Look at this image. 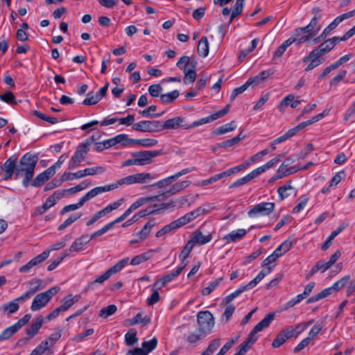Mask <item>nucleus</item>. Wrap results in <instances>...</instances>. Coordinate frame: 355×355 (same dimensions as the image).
<instances>
[{"label": "nucleus", "mask_w": 355, "mask_h": 355, "mask_svg": "<svg viewBox=\"0 0 355 355\" xmlns=\"http://www.w3.org/2000/svg\"><path fill=\"white\" fill-rule=\"evenodd\" d=\"M33 114L39 119L49 123L50 124H55L58 122V119L57 118L47 116L38 110L33 111Z\"/></svg>", "instance_id": "obj_50"}, {"label": "nucleus", "mask_w": 355, "mask_h": 355, "mask_svg": "<svg viewBox=\"0 0 355 355\" xmlns=\"http://www.w3.org/2000/svg\"><path fill=\"white\" fill-rule=\"evenodd\" d=\"M129 263V258H124L119 261H118L116 264H114L112 267L109 268L107 271L110 274V275H112L119 271H121L128 263Z\"/></svg>", "instance_id": "obj_40"}, {"label": "nucleus", "mask_w": 355, "mask_h": 355, "mask_svg": "<svg viewBox=\"0 0 355 355\" xmlns=\"http://www.w3.org/2000/svg\"><path fill=\"white\" fill-rule=\"evenodd\" d=\"M83 178L87 175H94L96 174H101L105 171V167L103 166L87 168L81 170Z\"/></svg>", "instance_id": "obj_44"}, {"label": "nucleus", "mask_w": 355, "mask_h": 355, "mask_svg": "<svg viewBox=\"0 0 355 355\" xmlns=\"http://www.w3.org/2000/svg\"><path fill=\"white\" fill-rule=\"evenodd\" d=\"M254 286L253 284H252L251 281L243 286H240L239 288H237L235 291L231 293V297H232L234 299L239 296L242 293H243L245 291L250 290L253 288Z\"/></svg>", "instance_id": "obj_61"}, {"label": "nucleus", "mask_w": 355, "mask_h": 355, "mask_svg": "<svg viewBox=\"0 0 355 355\" xmlns=\"http://www.w3.org/2000/svg\"><path fill=\"white\" fill-rule=\"evenodd\" d=\"M312 14H313V17H312V37H313L318 31L321 29L322 24H318V20L320 18L321 15L319 13V10H318L315 12V10H313Z\"/></svg>", "instance_id": "obj_38"}, {"label": "nucleus", "mask_w": 355, "mask_h": 355, "mask_svg": "<svg viewBox=\"0 0 355 355\" xmlns=\"http://www.w3.org/2000/svg\"><path fill=\"white\" fill-rule=\"evenodd\" d=\"M62 193L54 192L52 195H51L49 198H46L45 202L42 206H39L36 209V211L39 214H43L45 213L49 209L55 205L57 202L62 198Z\"/></svg>", "instance_id": "obj_19"}, {"label": "nucleus", "mask_w": 355, "mask_h": 355, "mask_svg": "<svg viewBox=\"0 0 355 355\" xmlns=\"http://www.w3.org/2000/svg\"><path fill=\"white\" fill-rule=\"evenodd\" d=\"M37 161V155L30 153L24 154L19 160L17 155H12L6 160L3 166H0V171L5 172L4 180L12 179L14 175L15 179L22 177V184L26 188L33 178Z\"/></svg>", "instance_id": "obj_1"}, {"label": "nucleus", "mask_w": 355, "mask_h": 355, "mask_svg": "<svg viewBox=\"0 0 355 355\" xmlns=\"http://www.w3.org/2000/svg\"><path fill=\"white\" fill-rule=\"evenodd\" d=\"M333 42L329 40L322 43L318 48L312 51V69L322 64L324 59L322 55L330 51L334 48Z\"/></svg>", "instance_id": "obj_9"}, {"label": "nucleus", "mask_w": 355, "mask_h": 355, "mask_svg": "<svg viewBox=\"0 0 355 355\" xmlns=\"http://www.w3.org/2000/svg\"><path fill=\"white\" fill-rule=\"evenodd\" d=\"M254 286L253 284H252L251 281L243 286H240L239 288H237L235 291L231 293V297H232L234 299L239 296L242 293H243L245 291L250 290L253 288Z\"/></svg>", "instance_id": "obj_60"}, {"label": "nucleus", "mask_w": 355, "mask_h": 355, "mask_svg": "<svg viewBox=\"0 0 355 355\" xmlns=\"http://www.w3.org/2000/svg\"><path fill=\"white\" fill-rule=\"evenodd\" d=\"M157 345V339L156 338H153L148 341L143 342L141 344L142 348H141V349H143L144 351V352L148 354V353L152 352L154 349H155Z\"/></svg>", "instance_id": "obj_46"}, {"label": "nucleus", "mask_w": 355, "mask_h": 355, "mask_svg": "<svg viewBox=\"0 0 355 355\" xmlns=\"http://www.w3.org/2000/svg\"><path fill=\"white\" fill-rule=\"evenodd\" d=\"M80 216H81L80 214H76V215L71 216L67 219H66L61 225H59V227L58 228V230H60V231L64 230L68 226H69L73 223L76 221Z\"/></svg>", "instance_id": "obj_55"}, {"label": "nucleus", "mask_w": 355, "mask_h": 355, "mask_svg": "<svg viewBox=\"0 0 355 355\" xmlns=\"http://www.w3.org/2000/svg\"><path fill=\"white\" fill-rule=\"evenodd\" d=\"M24 301L25 300H20L19 297H17L14 300L3 304L2 309L5 311H7L8 314H12L18 311L19 308V303Z\"/></svg>", "instance_id": "obj_33"}, {"label": "nucleus", "mask_w": 355, "mask_h": 355, "mask_svg": "<svg viewBox=\"0 0 355 355\" xmlns=\"http://www.w3.org/2000/svg\"><path fill=\"white\" fill-rule=\"evenodd\" d=\"M236 128V125L235 124V122L232 121L230 123H226L215 129L212 133L214 135H220L233 131Z\"/></svg>", "instance_id": "obj_35"}, {"label": "nucleus", "mask_w": 355, "mask_h": 355, "mask_svg": "<svg viewBox=\"0 0 355 355\" xmlns=\"http://www.w3.org/2000/svg\"><path fill=\"white\" fill-rule=\"evenodd\" d=\"M311 39V24L295 29L293 35L288 38L291 44L299 45L309 41Z\"/></svg>", "instance_id": "obj_10"}, {"label": "nucleus", "mask_w": 355, "mask_h": 355, "mask_svg": "<svg viewBox=\"0 0 355 355\" xmlns=\"http://www.w3.org/2000/svg\"><path fill=\"white\" fill-rule=\"evenodd\" d=\"M44 322L42 315L37 317L32 323L31 326L26 329V332L30 338H33L39 331Z\"/></svg>", "instance_id": "obj_24"}, {"label": "nucleus", "mask_w": 355, "mask_h": 355, "mask_svg": "<svg viewBox=\"0 0 355 355\" xmlns=\"http://www.w3.org/2000/svg\"><path fill=\"white\" fill-rule=\"evenodd\" d=\"M275 266H268L265 269L261 270L259 273L251 280L252 284L255 287L266 275H269L273 270Z\"/></svg>", "instance_id": "obj_39"}, {"label": "nucleus", "mask_w": 355, "mask_h": 355, "mask_svg": "<svg viewBox=\"0 0 355 355\" xmlns=\"http://www.w3.org/2000/svg\"><path fill=\"white\" fill-rule=\"evenodd\" d=\"M195 245L196 244L191 239L187 243V244L185 245V246L184 247L181 253L179 255V257L181 259L180 265H183L184 263L187 264V261H186L185 260L189 257Z\"/></svg>", "instance_id": "obj_34"}, {"label": "nucleus", "mask_w": 355, "mask_h": 355, "mask_svg": "<svg viewBox=\"0 0 355 355\" xmlns=\"http://www.w3.org/2000/svg\"><path fill=\"white\" fill-rule=\"evenodd\" d=\"M230 105H227L224 108L211 114L210 116H208L205 118H202L198 121H195L194 122H193L191 124L189 123V129H192V128H194L199 125L210 123L214 120H216L219 118L224 116L225 114H227V112L230 110Z\"/></svg>", "instance_id": "obj_14"}, {"label": "nucleus", "mask_w": 355, "mask_h": 355, "mask_svg": "<svg viewBox=\"0 0 355 355\" xmlns=\"http://www.w3.org/2000/svg\"><path fill=\"white\" fill-rule=\"evenodd\" d=\"M18 330L14 325L6 328L0 334V342L9 339Z\"/></svg>", "instance_id": "obj_48"}, {"label": "nucleus", "mask_w": 355, "mask_h": 355, "mask_svg": "<svg viewBox=\"0 0 355 355\" xmlns=\"http://www.w3.org/2000/svg\"><path fill=\"white\" fill-rule=\"evenodd\" d=\"M138 340L137 331L134 329H130L125 335V342L128 346L135 345Z\"/></svg>", "instance_id": "obj_45"}, {"label": "nucleus", "mask_w": 355, "mask_h": 355, "mask_svg": "<svg viewBox=\"0 0 355 355\" xmlns=\"http://www.w3.org/2000/svg\"><path fill=\"white\" fill-rule=\"evenodd\" d=\"M209 211V209H205L202 207H198L196 209L187 213L184 216H181L178 218L180 223L182 226H184L191 221L193 220L195 218H198L202 214H207Z\"/></svg>", "instance_id": "obj_17"}, {"label": "nucleus", "mask_w": 355, "mask_h": 355, "mask_svg": "<svg viewBox=\"0 0 355 355\" xmlns=\"http://www.w3.org/2000/svg\"><path fill=\"white\" fill-rule=\"evenodd\" d=\"M181 227H182V226L178 218L177 220L172 221L171 223L164 225L162 228H161L156 233L155 236L157 237H161V236L165 235L166 234H167L173 230H175Z\"/></svg>", "instance_id": "obj_27"}, {"label": "nucleus", "mask_w": 355, "mask_h": 355, "mask_svg": "<svg viewBox=\"0 0 355 355\" xmlns=\"http://www.w3.org/2000/svg\"><path fill=\"white\" fill-rule=\"evenodd\" d=\"M186 266L187 263H184L183 265L179 266L175 271L163 276L161 279L156 281L153 286L156 287L157 289H159L162 287L164 286L166 284L169 283L175 277H177L182 272V271L186 267Z\"/></svg>", "instance_id": "obj_16"}, {"label": "nucleus", "mask_w": 355, "mask_h": 355, "mask_svg": "<svg viewBox=\"0 0 355 355\" xmlns=\"http://www.w3.org/2000/svg\"><path fill=\"white\" fill-rule=\"evenodd\" d=\"M89 242V239H88L87 235H83L78 239H76L71 245L69 250L71 252H78L83 247Z\"/></svg>", "instance_id": "obj_28"}, {"label": "nucleus", "mask_w": 355, "mask_h": 355, "mask_svg": "<svg viewBox=\"0 0 355 355\" xmlns=\"http://www.w3.org/2000/svg\"><path fill=\"white\" fill-rule=\"evenodd\" d=\"M101 101V97L98 95H93L92 93H88L87 97L83 101L85 105H96Z\"/></svg>", "instance_id": "obj_51"}, {"label": "nucleus", "mask_w": 355, "mask_h": 355, "mask_svg": "<svg viewBox=\"0 0 355 355\" xmlns=\"http://www.w3.org/2000/svg\"><path fill=\"white\" fill-rule=\"evenodd\" d=\"M309 198L306 196H303L300 198V202L297 205L293 208V213L297 214L300 212L307 205L309 202Z\"/></svg>", "instance_id": "obj_56"}, {"label": "nucleus", "mask_w": 355, "mask_h": 355, "mask_svg": "<svg viewBox=\"0 0 355 355\" xmlns=\"http://www.w3.org/2000/svg\"><path fill=\"white\" fill-rule=\"evenodd\" d=\"M111 276L108 273L107 271H105L103 275L98 277L96 279H95L93 282H92L89 285L87 288L88 289H94V285L96 284H103L105 281L107 280Z\"/></svg>", "instance_id": "obj_52"}, {"label": "nucleus", "mask_w": 355, "mask_h": 355, "mask_svg": "<svg viewBox=\"0 0 355 355\" xmlns=\"http://www.w3.org/2000/svg\"><path fill=\"white\" fill-rule=\"evenodd\" d=\"M293 189L291 184V182L286 183L284 185L280 187L277 189V193L279 198L283 200L285 198H288L291 193L288 191Z\"/></svg>", "instance_id": "obj_43"}, {"label": "nucleus", "mask_w": 355, "mask_h": 355, "mask_svg": "<svg viewBox=\"0 0 355 355\" xmlns=\"http://www.w3.org/2000/svg\"><path fill=\"white\" fill-rule=\"evenodd\" d=\"M162 154L161 150H144L132 153V158L125 160L122 166H145L152 163L153 159Z\"/></svg>", "instance_id": "obj_4"}, {"label": "nucleus", "mask_w": 355, "mask_h": 355, "mask_svg": "<svg viewBox=\"0 0 355 355\" xmlns=\"http://www.w3.org/2000/svg\"><path fill=\"white\" fill-rule=\"evenodd\" d=\"M114 137L116 144H119L123 146L134 144V142L132 141H135V139L128 138L126 134H119Z\"/></svg>", "instance_id": "obj_49"}, {"label": "nucleus", "mask_w": 355, "mask_h": 355, "mask_svg": "<svg viewBox=\"0 0 355 355\" xmlns=\"http://www.w3.org/2000/svg\"><path fill=\"white\" fill-rule=\"evenodd\" d=\"M198 331L206 335L211 331L214 326V318L209 311H201L197 314Z\"/></svg>", "instance_id": "obj_6"}, {"label": "nucleus", "mask_w": 355, "mask_h": 355, "mask_svg": "<svg viewBox=\"0 0 355 355\" xmlns=\"http://www.w3.org/2000/svg\"><path fill=\"white\" fill-rule=\"evenodd\" d=\"M83 173H82V171H78L76 173H68V172H64L62 175V178L64 181H67V180H72L73 179H79V178H83Z\"/></svg>", "instance_id": "obj_62"}, {"label": "nucleus", "mask_w": 355, "mask_h": 355, "mask_svg": "<svg viewBox=\"0 0 355 355\" xmlns=\"http://www.w3.org/2000/svg\"><path fill=\"white\" fill-rule=\"evenodd\" d=\"M339 24V20L336 17L334 20L322 31L319 37L314 38L313 40V43H318L322 40L326 38L329 35L331 31L336 28Z\"/></svg>", "instance_id": "obj_32"}, {"label": "nucleus", "mask_w": 355, "mask_h": 355, "mask_svg": "<svg viewBox=\"0 0 355 355\" xmlns=\"http://www.w3.org/2000/svg\"><path fill=\"white\" fill-rule=\"evenodd\" d=\"M117 310V307L114 304H110L101 309L99 315L102 318H107L114 314Z\"/></svg>", "instance_id": "obj_47"}, {"label": "nucleus", "mask_w": 355, "mask_h": 355, "mask_svg": "<svg viewBox=\"0 0 355 355\" xmlns=\"http://www.w3.org/2000/svg\"><path fill=\"white\" fill-rule=\"evenodd\" d=\"M259 332V330L256 329V327L253 328V329L250 332L248 338L245 341H243L239 347L241 348H244L245 352H247L248 349L252 347V345L257 340L258 336L256 334Z\"/></svg>", "instance_id": "obj_26"}, {"label": "nucleus", "mask_w": 355, "mask_h": 355, "mask_svg": "<svg viewBox=\"0 0 355 355\" xmlns=\"http://www.w3.org/2000/svg\"><path fill=\"white\" fill-rule=\"evenodd\" d=\"M291 45V41L288 39L285 40L282 45H280L273 54V58L281 57L286 49Z\"/></svg>", "instance_id": "obj_54"}, {"label": "nucleus", "mask_w": 355, "mask_h": 355, "mask_svg": "<svg viewBox=\"0 0 355 355\" xmlns=\"http://www.w3.org/2000/svg\"><path fill=\"white\" fill-rule=\"evenodd\" d=\"M134 144H137L145 148H149L156 146L158 144V141L152 138H145V139H135V141H132Z\"/></svg>", "instance_id": "obj_41"}, {"label": "nucleus", "mask_w": 355, "mask_h": 355, "mask_svg": "<svg viewBox=\"0 0 355 355\" xmlns=\"http://www.w3.org/2000/svg\"><path fill=\"white\" fill-rule=\"evenodd\" d=\"M155 219L149 220L143 227V228L135 235L139 237L140 241H144L149 235L152 228L155 226Z\"/></svg>", "instance_id": "obj_30"}, {"label": "nucleus", "mask_w": 355, "mask_h": 355, "mask_svg": "<svg viewBox=\"0 0 355 355\" xmlns=\"http://www.w3.org/2000/svg\"><path fill=\"white\" fill-rule=\"evenodd\" d=\"M161 121H140L134 123L132 128L135 131L141 132H156L161 131Z\"/></svg>", "instance_id": "obj_11"}, {"label": "nucleus", "mask_w": 355, "mask_h": 355, "mask_svg": "<svg viewBox=\"0 0 355 355\" xmlns=\"http://www.w3.org/2000/svg\"><path fill=\"white\" fill-rule=\"evenodd\" d=\"M223 278L219 277L216 279L214 281L211 282L207 287H205L202 291L201 293L202 295H210L216 288V287L220 284V283L222 282Z\"/></svg>", "instance_id": "obj_42"}, {"label": "nucleus", "mask_w": 355, "mask_h": 355, "mask_svg": "<svg viewBox=\"0 0 355 355\" xmlns=\"http://www.w3.org/2000/svg\"><path fill=\"white\" fill-rule=\"evenodd\" d=\"M28 290L19 297L20 300H27L35 293H37L41 287L40 279H33L28 282Z\"/></svg>", "instance_id": "obj_21"}, {"label": "nucleus", "mask_w": 355, "mask_h": 355, "mask_svg": "<svg viewBox=\"0 0 355 355\" xmlns=\"http://www.w3.org/2000/svg\"><path fill=\"white\" fill-rule=\"evenodd\" d=\"M275 314L274 313H268L263 319H262L255 327L256 329L259 331H262L263 329L269 327L272 321L275 319Z\"/></svg>", "instance_id": "obj_37"}, {"label": "nucleus", "mask_w": 355, "mask_h": 355, "mask_svg": "<svg viewBox=\"0 0 355 355\" xmlns=\"http://www.w3.org/2000/svg\"><path fill=\"white\" fill-rule=\"evenodd\" d=\"M177 67L183 70L184 78L183 82L185 85L193 83L197 77L196 69L197 67V61L191 59L189 56H182L176 64Z\"/></svg>", "instance_id": "obj_3"}, {"label": "nucleus", "mask_w": 355, "mask_h": 355, "mask_svg": "<svg viewBox=\"0 0 355 355\" xmlns=\"http://www.w3.org/2000/svg\"><path fill=\"white\" fill-rule=\"evenodd\" d=\"M59 286H53L44 292L37 294L32 302L31 309L36 311L44 307L60 291Z\"/></svg>", "instance_id": "obj_5"}, {"label": "nucleus", "mask_w": 355, "mask_h": 355, "mask_svg": "<svg viewBox=\"0 0 355 355\" xmlns=\"http://www.w3.org/2000/svg\"><path fill=\"white\" fill-rule=\"evenodd\" d=\"M150 320L149 318L143 317V314L141 313H138L130 322V324L133 325L139 323H143L144 325H146L150 323Z\"/></svg>", "instance_id": "obj_59"}, {"label": "nucleus", "mask_w": 355, "mask_h": 355, "mask_svg": "<svg viewBox=\"0 0 355 355\" xmlns=\"http://www.w3.org/2000/svg\"><path fill=\"white\" fill-rule=\"evenodd\" d=\"M311 125V120L303 121L299 123L295 127L288 130L285 134L277 137L272 141V145H276L284 142L287 139L293 137L297 135L300 130H303L305 127Z\"/></svg>", "instance_id": "obj_15"}, {"label": "nucleus", "mask_w": 355, "mask_h": 355, "mask_svg": "<svg viewBox=\"0 0 355 355\" xmlns=\"http://www.w3.org/2000/svg\"><path fill=\"white\" fill-rule=\"evenodd\" d=\"M300 168L297 166L286 167V164H281L277 170V175L272 178V180L282 178L297 172Z\"/></svg>", "instance_id": "obj_25"}, {"label": "nucleus", "mask_w": 355, "mask_h": 355, "mask_svg": "<svg viewBox=\"0 0 355 355\" xmlns=\"http://www.w3.org/2000/svg\"><path fill=\"white\" fill-rule=\"evenodd\" d=\"M247 234V231L245 229H238L234 230L223 236V240L227 243L231 242H236L242 239Z\"/></svg>", "instance_id": "obj_22"}, {"label": "nucleus", "mask_w": 355, "mask_h": 355, "mask_svg": "<svg viewBox=\"0 0 355 355\" xmlns=\"http://www.w3.org/2000/svg\"><path fill=\"white\" fill-rule=\"evenodd\" d=\"M162 92V87L159 84H153L148 87V92L153 97H160Z\"/></svg>", "instance_id": "obj_63"}, {"label": "nucleus", "mask_w": 355, "mask_h": 355, "mask_svg": "<svg viewBox=\"0 0 355 355\" xmlns=\"http://www.w3.org/2000/svg\"><path fill=\"white\" fill-rule=\"evenodd\" d=\"M211 239L212 235L211 234L203 235L200 231L195 232L194 235L191 239L195 244H198L200 245H202L210 242Z\"/></svg>", "instance_id": "obj_29"}, {"label": "nucleus", "mask_w": 355, "mask_h": 355, "mask_svg": "<svg viewBox=\"0 0 355 355\" xmlns=\"http://www.w3.org/2000/svg\"><path fill=\"white\" fill-rule=\"evenodd\" d=\"M180 95L178 90H173L164 94L160 95V103L162 104H169L173 103L178 98Z\"/></svg>", "instance_id": "obj_36"}, {"label": "nucleus", "mask_w": 355, "mask_h": 355, "mask_svg": "<svg viewBox=\"0 0 355 355\" xmlns=\"http://www.w3.org/2000/svg\"><path fill=\"white\" fill-rule=\"evenodd\" d=\"M101 193H102V191L100 187H96L91 189L85 196L80 198L79 201L76 204H71L64 206L60 211V215H64L67 212L80 208L86 202Z\"/></svg>", "instance_id": "obj_7"}, {"label": "nucleus", "mask_w": 355, "mask_h": 355, "mask_svg": "<svg viewBox=\"0 0 355 355\" xmlns=\"http://www.w3.org/2000/svg\"><path fill=\"white\" fill-rule=\"evenodd\" d=\"M350 277L349 275H346L337 282H336L331 287L332 288V290L334 291H338L340 288L344 287L346 284L348 282Z\"/></svg>", "instance_id": "obj_57"}, {"label": "nucleus", "mask_w": 355, "mask_h": 355, "mask_svg": "<svg viewBox=\"0 0 355 355\" xmlns=\"http://www.w3.org/2000/svg\"><path fill=\"white\" fill-rule=\"evenodd\" d=\"M0 100L10 104V105H16L17 102L15 101V96L11 92H6L3 94L0 95Z\"/></svg>", "instance_id": "obj_58"}, {"label": "nucleus", "mask_w": 355, "mask_h": 355, "mask_svg": "<svg viewBox=\"0 0 355 355\" xmlns=\"http://www.w3.org/2000/svg\"><path fill=\"white\" fill-rule=\"evenodd\" d=\"M333 290L331 287L326 288L318 294L312 296V302L318 301L320 299L324 298L331 294Z\"/></svg>", "instance_id": "obj_64"}, {"label": "nucleus", "mask_w": 355, "mask_h": 355, "mask_svg": "<svg viewBox=\"0 0 355 355\" xmlns=\"http://www.w3.org/2000/svg\"><path fill=\"white\" fill-rule=\"evenodd\" d=\"M88 151L89 149H86L85 146L79 144L69 162L68 169L73 170L80 166L81 165V162L85 159Z\"/></svg>", "instance_id": "obj_13"}, {"label": "nucleus", "mask_w": 355, "mask_h": 355, "mask_svg": "<svg viewBox=\"0 0 355 355\" xmlns=\"http://www.w3.org/2000/svg\"><path fill=\"white\" fill-rule=\"evenodd\" d=\"M55 175V171H53L51 168H48L46 170L43 171L42 173L38 174L35 178L33 180V179L30 182V184L33 187H40L43 185L46 181H48L51 178H52Z\"/></svg>", "instance_id": "obj_18"}, {"label": "nucleus", "mask_w": 355, "mask_h": 355, "mask_svg": "<svg viewBox=\"0 0 355 355\" xmlns=\"http://www.w3.org/2000/svg\"><path fill=\"white\" fill-rule=\"evenodd\" d=\"M157 110L156 105H150L146 109L140 111L139 113L143 116L146 117H159L162 116V113H157V114H152L151 112H155Z\"/></svg>", "instance_id": "obj_53"}, {"label": "nucleus", "mask_w": 355, "mask_h": 355, "mask_svg": "<svg viewBox=\"0 0 355 355\" xmlns=\"http://www.w3.org/2000/svg\"><path fill=\"white\" fill-rule=\"evenodd\" d=\"M157 178V175L155 174H151L149 173H135L132 175H130L125 178H121L118 180L116 182L112 183L109 185L100 187L102 193L110 191L114 189H117L118 187L126 184H144L148 182L151 180H154Z\"/></svg>", "instance_id": "obj_2"}, {"label": "nucleus", "mask_w": 355, "mask_h": 355, "mask_svg": "<svg viewBox=\"0 0 355 355\" xmlns=\"http://www.w3.org/2000/svg\"><path fill=\"white\" fill-rule=\"evenodd\" d=\"M198 53L200 56L205 58L209 51V45L207 37H202L198 42L197 47Z\"/></svg>", "instance_id": "obj_31"}, {"label": "nucleus", "mask_w": 355, "mask_h": 355, "mask_svg": "<svg viewBox=\"0 0 355 355\" xmlns=\"http://www.w3.org/2000/svg\"><path fill=\"white\" fill-rule=\"evenodd\" d=\"M274 202H263L254 205L248 211L250 218L269 216L275 209Z\"/></svg>", "instance_id": "obj_8"}, {"label": "nucleus", "mask_w": 355, "mask_h": 355, "mask_svg": "<svg viewBox=\"0 0 355 355\" xmlns=\"http://www.w3.org/2000/svg\"><path fill=\"white\" fill-rule=\"evenodd\" d=\"M179 128L189 130V123L186 118L178 116L168 119L164 123L161 122V131L164 130H177Z\"/></svg>", "instance_id": "obj_12"}, {"label": "nucleus", "mask_w": 355, "mask_h": 355, "mask_svg": "<svg viewBox=\"0 0 355 355\" xmlns=\"http://www.w3.org/2000/svg\"><path fill=\"white\" fill-rule=\"evenodd\" d=\"M300 103V101L295 98V96L290 94L285 96L278 105V109L283 111L284 108L291 106L293 108L297 107Z\"/></svg>", "instance_id": "obj_23"}, {"label": "nucleus", "mask_w": 355, "mask_h": 355, "mask_svg": "<svg viewBox=\"0 0 355 355\" xmlns=\"http://www.w3.org/2000/svg\"><path fill=\"white\" fill-rule=\"evenodd\" d=\"M311 293V284H307L304 288V291L302 293L297 295L294 298H292L289 301H288L283 307V310L288 309L299 302H300L302 300L306 298Z\"/></svg>", "instance_id": "obj_20"}]
</instances>
